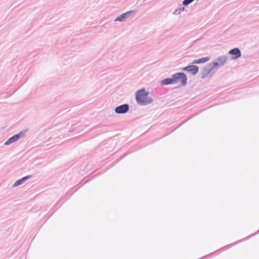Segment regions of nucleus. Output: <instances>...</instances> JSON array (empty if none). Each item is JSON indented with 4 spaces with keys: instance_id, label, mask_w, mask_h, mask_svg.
Wrapping results in <instances>:
<instances>
[{
    "instance_id": "obj_7",
    "label": "nucleus",
    "mask_w": 259,
    "mask_h": 259,
    "mask_svg": "<svg viewBox=\"0 0 259 259\" xmlns=\"http://www.w3.org/2000/svg\"><path fill=\"white\" fill-rule=\"evenodd\" d=\"M212 71L213 69L211 67L210 64L209 63L207 64L204 66L203 71L201 72V78L204 79L206 78Z\"/></svg>"
},
{
    "instance_id": "obj_4",
    "label": "nucleus",
    "mask_w": 259,
    "mask_h": 259,
    "mask_svg": "<svg viewBox=\"0 0 259 259\" xmlns=\"http://www.w3.org/2000/svg\"><path fill=\"white\" fill-rule=\"evenodd\" d=\"M182 70L190 72L192 75H195L197 74L199 71V67L197 65H189L183 68Z\"/></svg>"
},
{
    "instance_id": "obj_10",
    "label": "nucleus",
    "mask_w": 259,
    "mask_h": 259,
    "mask_svg": "<svg viewBox=\"0 0 259 259\" xmlns=\"http://www.w3.org/2000/svg\"><path fill=\"white\" fill-rule=\"evenodd\" d=\"M210 60V57H203L198 59H195L193 61L192 64H202Z\"/></svg>"
},
{
    "instance_id": "obj_3",
    "label": "nucleus",
    "mask_w": 259,
    "mask_h": 259,
    "mask_svg": "<svg viewBox=\"0 0 259 259\" xmlns=\"http://www.w3.org/2000/svg\"><path fill=\"white\" fill-rule=\"evenodd\" d=\"M130 109L129 105L127 104H124L116 107L114 111L117 114H123L127 113Z\"/></svg>"
},
{
    "instance_id": "obj_13",
    "label": "nucleus",
    "mask_w": 259,
    "mask_h": 259,
    "mask_svg": "<svg viewBox=\"0 0 259 259\" xmlns=\"http://www.w3.org/2000/svg\"><path fill=\"white\" fill-rule=\"evenodd\" d=\"M212 68V69L213 70L214 69H217L219 66H221V65L219 63V62L215 61L212 63H209Z\"/></svg>"
},
{
    "instance_id": "obj_12",
    "label": "nucleus",
    "mask_w": 259,
    "mask_h": 259,
    "mask_svg": "<svg viewBox=\"0 0 259 259\" xmlns=\"http://www.w3.org/2000/svg\"><path fill=\"white\" fill-rule=\"evenodd\" d=\"M30 177H31V176H27L22 178V179H21L20 180L16 181L14 184V186L16 187V186L21 184L23 182L26 181V180L28 179Z\"/></svg>"
},
{
    "instance_id": "obj_15",
    "label": "nucleus",
    "mask_w": 259,
    "mask_h": 259,
    "mask_svg": "<svg viewBox=\"0 0 259 259\" xmlns=\"http://www.w3.org/2000/svg\"><path fill=\"white\" fill-rule=\"evenodd\" d=\"M26 132V130H23L21 132H20L19 133L17 134L16 135H19V137H18V139H19L23 135H24Z\"/></svg>"
},
{
    "instance_id": "obj_2",
    "label": "nucleus",
    "mask_w": 259,
    "mask_h": 259,
    "mask_svg": "<svg viewBox=\"0 0 259 259\" xmlns=\"http://www.w3.org/2000/svg\"><path fill=\"white\" fill-rule=\"evenodd\" d=\"M175 83L180 82L181 86H185L187 82V75L184 72H178L172 75Z\"/></svg>"
},
{
    "instance_id": "obj_5",
    "label": "nucleus",
    "mask_w": 259,
    "mask_h": 259,
    "mask_svg": "<svg viewBox=\"0 0 259 259\" xmlns=\"http://www.w3.org/2000/svg\"><path fill=\"white\" fill-rule=\"evenodd\" d=\"M229 54L231 55V59L236 60L241 56V52L239 48H235L229 51Z\"/></svg>"
},
{
    "instance_id": "obj_11",
    "label": "nucleus",
    "mask_w": 259,
    "mask_h": 259,
    "mask_svg": "<svg viewBox=\"0 0 259 259\" xmlns=\"http://www.w3.org/2000/svg\"><path fill=\"white\" fill-rule=\"evenodd\" d=\"M226 60H227V57H226L225 56H222L219 57L218 58H217L216 59V61L219 62V63L222 66L224 64H225V63L226 62Z\"/></svg>"
},
{
    "instance_id": "obj_1",
    "label": "nucleus",
    "mask_w": 259,
    "mask_h": 259,
    "mask_svg": "<svg viewBox=\"0 0 259 259\" xmlns=\"http://www.w3.org/2000/svg\"><path fill=\"white\" fill-rule=\"evenodd\" d=\"M149 92H146L144 88L138 90L136 93L137 103L140 105H146L153 102L151 98H148Z\"/></svg>"
},
{
    "instance_id": "obj_8",
    "label": "nucleus",
    "mask_w": 259,
    "mask_h": 259,
    "mask_svg": "<svg viewBox=\"0 0 259 259\" xmlns=\"http://www.w3.org/2000/svg\"><path fill=\"white\" fill-rule=\"evenodd\" d=\"M160 84L162 85H167L175 84L173 76L172 75L171 78H164L161 81Z\"/></svg>"
},
{
    "instance_id": "obj_9",
    "label": "nucleus",
    "mask_w": 259,
    "mask_h": 259,
    "mask_svg": "<svg viewBox=\"0 0 259 259\" xmlns=\"http://www.w3.org/2000/svg\"><path fill=\"white\" fill-rule=\"evenodd\" d=\"M19 135H14L10 138H9L5 143V145H9L19 140L18 137Z\"/></svg>"
},
{
    "instance_id": "obj_14",
    "label": "nucleus",
    "mask_w": 259,
    "mask_h": 259,
    "mask_svg": "<svg viewBox=\"0 0 259 259\" xmlns=\"http://www.w3.org/2000/svg\"><path fill=\"white\" fill-rule=\"evenodd\" d=\"M194 1L195 0H184L183 2V5L184 6H187Z\"/></svg>"
},
{
    "instance_id": "obj_6",
    "label": "nucleus",
    "mask_w": 259,
    "mask_h": 259,
    "mask_svg": "<svg viewBox=\"0 0 259 259\" xmlns=\"http://www.w3.org/2000/svg\"><path fill=\"white\" fill-rule=\"evenodd\" d=\"M134 13V11H130L126 13H123L118 17L114 20L115 21H119L122 22L124 21L126 19L128 18L132 14Z\"/></svg>"
},
{
    "instance_id": "obj_17",
    "label": "nucleus",
    "mask_w": 259,
    "mask_h": 259,
    "mask_svg": "<svg viewBox=\"0 0 259 259\" xmlns=\"http://www.w3.org/2000/svg\"><path fill=\"white\" fill-rule=\"evenodd\" d=\"M173 14H175V15H179L180 13H179L178 9H177L176 10H175L174 12H173Z\"/></svg>"
},
{
    "instance_id": "obj_16",
    "label": "nucleus",
    "mask_w": 259,
    "mask_h": 259,
    "mask_svg": "<svg viewBox=\"0 0 259 259\" xmlns=\"http://www.w3.org/2000/svg\"><path fill=\"white\" fill-rule=\"evenodd\" d=\"M178 10H179V13H181V12L185 11V8L184 7H180V8H179Z\"/></svg>"
}]
</instances>
